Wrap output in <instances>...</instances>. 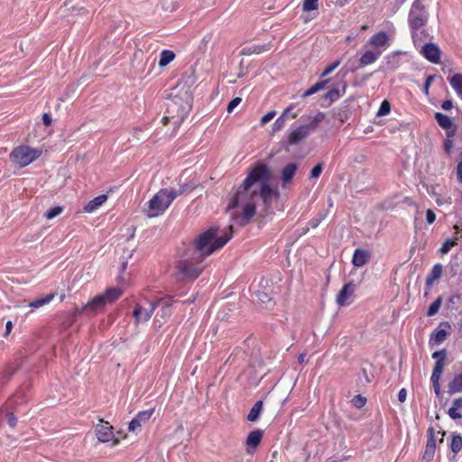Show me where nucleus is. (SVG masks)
<instances>
[{"label": "nucleus", "mask_w": 462, "mask_h": 462, "mask_svg": "<svg viewBox=\"0 0 462 462\" xmlns=\"http://www.w3.org/2000/svg\"><path fill=\"white\" fill-rule=\"evenodd\" d=\"M271 179L269 168L263 163L255 165L244 180L236 193L230 200L228 209L239 208L241 216L232 214V218L239 226L247 225L255 214V205L260 199L269 207L273 197L278 193L274 191L268 181Z\"/></svg>", "instance_id": "1"}, {"label": "nucleus", "mask_w": 462, "mask_h": 462, "mask_svg": "<svg viewBox=\"0 0 462 462\" xmlns=\"http://www.w3.org/2000/svg\"><path fill=\"white\" fill-rule=\"evenodd\" d=\"M228 229L229 232L217 236L218 229L210 227L198 236L195 246L189 248L184 258L178 263L177 269L182 279H196L202 273L204 259L222 248L231 239L232 226Z\"/></svg>", "instance_id": "2"}, {"label": "nucleus", "mask_w": 462, "mask_h": 462, "mask_svg": "<svg viewBox=\"0 0 462 462\" xmlns=\"http://www.w3.org/2000/svg\"><path fill=\"white\" fill-rule=\"evenodd\" d=\"M194 186L189 187L183 185L179 190L173 189H160L148 202V208L146 216L149 217H155L162 215L176 199L177 196L187 192L189 189H193Z\"/></svg>", "instance_id": "3"}, {"label": "nucleus", "mask_w": 462, "mask_h": 462, "mask_svg": "<svg viewBox=\"0 0 462 462\" xmlns=\"http://www.w3.org/2000/svg\"><path fill=\"white\" fill-rule=\"evenodd\" d=\"M122 294L123 291L119 288H108L104 293L97 295L82 306V308L79 310V313L97 314L101 312L107 304L115 302Z\"/></svg>", "instance_id": "4"}, {"label": "nucleus", "mask_w": 462, "mask_h": 462, "mask_svg": "<svg viewBox=\"0 0 462 462\" xmlns=\"http://www.w3.org/2000/svg\"><path fill=\"white\" fill-rule=\"evenodd\" d=\"M308 118L310 120L309 123L299 125L289 133L287 137V143L289 145H295L305 140L324 121L325 113L318 112L314 116H308Z\"/></svg>", "instance_id": "5"}, {"label": "nucleus", "mask_w": 462, "mask_h": 462, "mask_svg": "<svg viewBox=\"0 0 462 462\" xmlns=\"http://www.w3.org/2000/svg\"><path fill=\"white\" fill-rule=\"evenodd\" d=\"M41 154L42 150L40 149L32 148L28 145H20L12 150L9 157L12 162L23 168L33 162Z\"/></svg>", "instance_id": "6"}, {"label": "nucleus", "mask_w": 462, "mask_h": 462, "mask_svg": "<svg viewBox=\"0 0 462 462\" xmlns=\"http://www.w3.org/2000/svg\"><path fill=\"white\" fill-rule=\"evenodd\" d=\"M429 18L423 0H415L409 13V23L412 32L422 29Z\"/></svg>", "instance_id": "7"}, {"label": "nucleus", "mask_w": 462, "mask_h": 462, "mask_svg": "<svg viewBox=\"0 0 462 462\" xmlns=\"http://www.w3.org/2000/svg\"><path fill=\"white\" fill-rule=\"evenodd\" d=\"M162 301V299H159L155 301H147V306L142 305L140 303L135 304L133 311L134 325L138 326L140 324L148 322L152 318L154 310L159 306V303Z\"/></svg>", "instance_id": "8"}, {"label": "nucleus", "mask_w": 462, "mask_h": 462, "mask_svg": "<svg viewBox=\"0 0 462 462\" xmlns=\"http://www.w3.org/2000/svg\"><path fill=\"white\" fill-rule=\"evenodd\" d=\"M434 117L438 125L446 131L447 137H453L455 135L457 126L448 116L437 112L435 113Z\"/></svg>", "instance_id": "9"}, {"label": "nucleus", "mask_w": 462, "mask_h": 462, "mask_svg": "<svg viewBox=\"0 0 462 462\" xmlns=\"http://www.w3.org/2000/svg\"><path fill=\"white\" fill-rule=\"evenodd\" d=\"M420 54L431 63L438 64L440 62L441 51L435 43H426L421 48Z\"/></svg>", "instance_id": "10"}, {"label": "nucleus", "mask_w": 462, "mask_h": 462, "mask_svg": "<svg viewBox=\"0 0 462 462\" xmlns=\"http://www.w3.org/2000/svg\"><path fill=\"white\" fill-rule=\"evenodd\" d=\"M356 288V286L353 282L346 283L337 295V303L339 306L349 304L348 299L354 294Z\"/></svg>", "instance_id": "11"}, {"label": "nucleus", "mask_w": 462, "mask_h": 462, "mask_svg": "<svg viewBox=\"0 0 462 462\" xmlns=\"http://www.w3.org/2000/svg\"><path fill=\"white\" fill-rule=\"evenodd\" d=\"M96 435L99 441L108 442L114 437L112 427L109 426L108 422L101 421L96 427Z\"/></svg>", "instance_id": "12"}, {"label": "nucleus", "mask_w": 462, "mask_h": 462, "mask_svg": "<svg viewBox=\"0 0 462 462\" xmlns=\"http://www.w3.org/2000/svg\"><path fill=\"white\" fill-rule=\"evenodd\" d=\"M371 258V253L368 250L357 248L355 250L352 263L356 267L365 265Z\"/></svg>", "instance_id": "13"}, {"label": "nucleus", "mask_w": 462, "mask_h": 462, "mask_svg": "<svg viewBox=\"0 0 462 462\" xmlns=\"http://www.w3.org/2000/svg\"><path fill=\"white\" fill-rule=\"evenodd\" d=\"M388 42H389V37H388V34L385 32H379L375 34H374L370 39H369V44H371L372 46L379 49V48H383V50L387 47L388 45Z\"/></svg>", "instance_id": "14"}, {"label": "nucleus", "mask_w": 462, "mask_h": 462, "mask_svg": "<svg viewBox=\"0 0 462 462\" xmlns=\"http://www.w3.org/2000/svg\"><path fill=\"white\" fill-rule=\"evenodd\" d=\"M107 198L108 197L106 194H101L94 198L84 207V211L87 213H92L96 211L107 200Z\"/></svg>", "instance_id": "15"}, {"label": "nucleus", "mask_w": 462, "mask_h": 462, "mask_svg": "<svg viewBox=\"0 0 462 462\" xmlns=\"http://www.w3.org/2000/svg\"><path fill=\"white\" fill-rule=\"evenodd\" d=\"M443 266L440 263H436L426 278V284L431 287L442 275Z\"/></svg>", "instance_id": "16"}, {"label": "nucleus", "mask_w": 462, "mask_h": 462, "mask_svg": "<svg viewBox=\"0 0 462 462\" xmlns=\"http://www.w3.org/2000/svg\"><path fill=\"white\" fill-rule=\"evenodd\" d=\"M383 51H366L360 58V66L365 67L373 64L381 56Z\"/></svg>", "instance_id": "17"}, {"label": "nucleus", "mask_w": 462, "mask_h": 462, "mask_svg": "<svg viewBox=\"0 0 462 462\" xmlns=\"http://www.w3.org/2000/svg\"><path fill=\"white\" fill-rule=\"evenodd\" d=\"M297 171L296 163L287 164L282 171V181L283 184H287L291 181Z\"/></svg>", "instance_id": "18"}, {"label": "nucleus", "mask_w": 462, "mask_h": 462, "mask_svg": "<svg viewBox=\"0 0 462 462\" xmlns=\"http://www.w3.org/2000/svg\"><path fill=\"white\" fill-rule=\"evenodd\" d=\"M460 410H462V397L453 401V404L448 409V414L453 420L462 419V414L459 412Z\"/></svg>", "instance_id": "19"}, {"label": "nucleus", "mask_w": 462, "mask_h": 462, "mask_svg": "<svg viewBox=\"0 0 462 462\" xmlns=\"http://www.w3.org/2000/svg\"><path fill=\"white\" fill-rule=\"evenodd\" d=\"M462 392V373L456 375L448 385V393L449 394H455Z\"/></svg>", "instance_id": "20"}, {"label": "nucleus", "mask_w": 462, "mask_h": 462, "mask_svg": "<svg viewBox=\"0 0 462 462\" xmlns=\"http://www.w3.org/2000/svg\"><path fill=\"white\" fill-rule=\"evenodd\" d=\"M263 438V432L260 430H253L249 433L246 439V445L252 448H256Z\"/></svg>", "instance_id": "21"}, {"label": "nucleus", "mask_w": 462, "mask_h": 462, "mask_svg": "<svg viewBox=\"0 0 462 462\" xmlns=\"http://www.w3.org/2000/svg\"><path fill=\"white\" fill-rule=\"evenodd\" d=\"M346 88V82H344L343 86H342V92L337 88H334L330 89L329 91H328L325 95V99L329 101L328 105H330L332 102L337 100L345 93Z\"/></svg>", "instance_id": "22"}, {"label": "nucleus", "mask_w": 462, "mask_h": 462, "mask_svg": "<svg viewBox=\"0 0 462 462\" xmlns=\"http://www.w3.org/2000/svg\"><path fill=\"white\" fill-rule=\"evenodd\" d=\"M293 109V106H289L282 114L275 120L273 125V132L275 133L277 131H280L282 128H283L285 125V120L288 117V111H291Z\"/></svg>", "instance_id": "23"}, {"label": "nucleus", "mask_w": 462, "mask_h": 462, "mask_svg": "<svg viewBox=\"0 0 462 462\" xmlns=\"http://www.w3.org/2000/svg\"><path fill=\"white\" fill-rule=\"evenodd\" d=\"M162 299L163 300V301L159 303V306H162V309L157 315L160 314L162 319H167L171 314L170 308L172 305V300L171 297Z\"/></svg>", "instance_id": "24"}, {"label": "nucleus", "mask_w": 462, "mask_h": 462, "mask_svg": "<svg viewBox=\"0 0 462 462\" xmlns=\"http://www.w3.org/2000/svg\"><path fill=\"white\" fill-rule=\"evenodd\" d=\"M262 410H263V402L257 401L254 403V405L251 408V410L247 415V420L249 421H256L259 419Z\"/></svg>", "instance_id": "25"}, {"label": "nucleus", "mask_w": 462, "mask_h": 462, "mask_svg": "<svg viewBox=\"0 0 462 462\" xmlns=\"http://www.w3.org/2000/svg\"><path fill=\"white\" fill-rule=\"evenodd\" d=\"M54 298L53 293L47 294L42 298L36 299L29 303V306L32 309L41 308L52 300Z\"/></svg>", "instance_id": "26"}, {"label": "nucleus", "mask_w": 462, "mask_h": 462, "mask_svg": "<svg viewBox=\"0 0 462 462\" xmlns=\"http://www.w3.org/2000/svg\"><path fill=\"white\" fill-rule=\"evenodd\" d=\"M449 83L456 93L462 97V74H456L449 79Z\"/></svg>", "instance_id": "27"}, {"label": "nucleus", "mask_w": 462, "mask_h": 462, "mask_svg": "<svg viewBox=\"0 0 462 462\" xmlns=\"http://www.w3.org/2000/svg\"><path fill=\"white\" fill-rule=\"evenodd\" d=\"M174 58L175 54L173 53V51L169 50L162 51L159 60V66L162 68L167 66L170 62H171L174 60Z\"/></svg>", "instance_id": "28"}, {"label": "nucleus", "mask_w": 462, "mask_h": 462, "mask_svg": "<svg viewBox=\"0 0 462 462\" xmlns=\"http://www.w3.org/2000/svg\"><path fill=\"white\" fill-rule=\"evenodd\" d=\"M253 300L260 305H268L272 302L271 297L267 293L260 291L254 293Z\"/></svg>", "instance_id": "29"}, {"label": "nucleus", "mask_w": 462, "mask_h": 462, "mask_svg": "<svg viewBox=\"0 0 462 462\" xmlns=\"http://www.w3.org/2000/svg\"><path fill=\"white\" fill-rule=\"evenodd\" d=\"M450 449L455 454L462 449V437L459 434H452Z\"/></svg>", "instance_id": "30"}, {"label": "nucleus", "mask_w": 462, "mask_h": 462, "mask_svg": "<svg viewBox=\"0 0 462 462\" xmlns=\"http://www.w3.org/2000/svg\"><path fill=\"white\" fill-rule=\"evenodd\" d=\"M448 337V332L445 329H437L434 333H432L430 341H433L434 344H440L446 340Z\"/></svg>", "instance_id": "31"}, {"label": "nucleus", "mask_w": 462, "mask_h": 462, "mask_svg": "<svg viewBox=\"0 0 462 462\" xmlns=\"http://www.w3.org/2000/svg\"><path fill=\"white\" fill-rule=\"evenodd\" d=\"M457 237H455L454 239H447L439 248V253L442 255L447 254L452 249V247L457 245Z\"/></svg>", "instance_id": "32"}, {"label": "nucleus", "mask_w": 462, "mask_h": 462, "mask_svg": "<svg viewBox=\"0 0 462 462\" xmlns=\"http://www.w3.org/2000/svg\"><path fill=\"white\" fill-rule=\"evenodd\" d=\"M442 304V298L441 297H438L429 307V310L427 311V316L428 317H432L434 315H436L439 310V308Z\"/></svg>", "instance_id": "33"}, {"label": "nucleus", "mask_w": 462, "mask_h": 462, "mask_svg": "<svg viewBox=\"0 0 462 462\" xmlns=\"http://www.w3.org/2000/svg\"><path fill=\"white\" fill-rule=\"evenodd\" d=\"M444 367V362L436 361L430 380H439Z\"/></svg>", "instance_id": "34"}, {"label": "nucleus", "mask_w": 462, "mask_h": 462, "mask_svg": "<svg viewBox=\"0 0 462 462\" xmlns=\"http://www.w3.org/2000/svg\"><path fill=\"white\" fill-rule=\"evenodd\" d=\"M390 111H391V105H390L389 101L383 100L380 105V107L376 113V116L378 117L384 116L388 115L390 113Z\"/></svg>", "instance_id": "35"}, {"label": "nucleus", "mask_w": 462, "mask_h": 462, "mask_svg": "<svg viewBox=\"0 0 462 462\" xmlns=\"http://www.w3.org/2000/svg\"><path fill=\"white\" fill-rule=\"evenodd\" d=\"M63 211V208L60 206H56L53 208H51L47 212L44 214V217L46 219H52L56 217H58L61 212Z\"/></svg>", "instance_id": "36"}, {"label": "nucleus", "mask_w": 462, "mask_h": 462, "mask_svg": "<svg viewBox=\"0 0 462 462\" xmlns=\"http://www.w3.org/2000/svg\"><path fill=\"white\" fill-rule=\"evenodd\" d=\"M319 0H303L302 10L305 12H310L318 9Z\"/></svg>", "instance_id": "37"}, {"label": "nucleus", "mask_w": 462, "mask_h": 462, "mask_svg": "<svg viewBox=\"0 0 462 462\" xmlns=\"http://www.w3.org/2000/svg\"><path fill=\"white\" fill-rule=\"evenodd\" d=\"M154 411V409H149L146 411H139L135 416L141 422L147 421L151 419Z\"/></svg>", "instance_id": "38"}, {"label": "nucleus", "mask_w": 462, "mask_h": 462, "mask_svg": "<svg viewBox=\"0 0 462 462\" xmlns=\"http://www.w3.org/2000/svg\"><path fill=\"white\" fill-rule=\"evenodd\" d=\"M341 63L340 60H337L327 66L324 71L321 73L320 78H325L330 73H332Z\"/></svg>", "instance_id": "39"}, {"label": "nucleus", "mask_w": 462, "mask_h": 462, "mask_svg": "<svg viewBox=\"0 0 462 462\" xmlns=\"http://www.w3.org/2000/svg\"><path fill=\"white\" fill-rule=\"evenodd\" d=\"M426 446L436 448L435 431L433 428H429L427 430V443Z\"/></svg>", "instance_id": "40"}, {"label": "nucleus", "mask_w": 462, "mask_h": 462, "mask_svg": "<svg viewBox=\"0 0 462 462\" xmlns=\"http://www.w3.org/2000/svg\"><path fill=\"white\" fill-rule=\"evenodd\" d=\"M435 451H436V448H432L430 446V447L426 446L423 456H422V459L427 462L431 461L434 457Z\"/></svg>", "instance_id": "41"}, {"label": "nucleus", "mask_w": 462, "mask_h": 462, "mask_svg": "<svg viewBox=\"0 0 462 462\" xmlns=\"http://www.w3.org/2000/svg\"><path fill=\"white\" fill-rule=\"evenodd\" d=\"M352 403L355 407L360 409L362 408L363 406L365 405L366 403V398L361 396V395H356L355 396L353 399H352Z\"/></svg>", "instance_id": "42"}, {"label": "nucleus", "mask_w": 462, "mask_h": 462, "mask_svg": "<svg viewBox=\"0 0 462 462\" xmlns=\"http://www.w3.org/2000/svg\"><path fill=\"white\" fill-rule=\"evenodd\" d=\"M323 170V164L318 163L310 171V178L317 179L320 176Z\"/></svg>", "instance_id": "43"}, {"label": "nucleus", "mask_w": 462, "mask_h": 462, "mask_svg": "<svg viewBox=\"0 0 462 462\" xmlns=\"http://www.w3.org/2000/svg\"><path fill=\"white\" fill-rule=\"evenodd\" d=\"M242 102L241 97L233 98L227 105L226 111L232 113L234 109Z\"/></svg>", "instance_id": "44"}, {"label": "nucleus", "mask_w": 462, "mask_h": 462, "mask_svg": "<svg viewBox=\"0 0 462 462\" xmlns=\"http://www.w3.org/2000/svg\"><path fill=\"white\" fill-rule=\"evenodd\" d=\"M14 372H15V369H14V368H13V367H9V368H7V369L4 372V374H3V375H2V378H1L2 383H4L8 382V381L11 379V377L13 376V374H14Z\"/></svg>", "instance_id": "45"}, {"label": "nucleus", "mask_w": 462, "mask_h": 462, "mask_svg": "<svg viewBox=\"0 0 462 462\" xmlns=\"http://www.w3.org/2000/svg\"><path fill=\"white\" fill-rule=\"evenodd\" d=\"M275 115H276V112L274 110L269 111L267 114H265L261 118V125H263L267 124L268 122H270L271 120H273V117L275 116Z\"/></svg>", "instance_id": "46"}, {"label": "nucleus", "mask_w": 462, "mask_h": 462, "mask_svg": "<svg viewBox=\"0 0 462 462\" xmlns=\"http://www.w3.org/2000/svg\"><path fill=\"white\" fill-rule=\"evenodd\" d=\"M141 421L134 417L129 423L128 430L129 431H135L141 427Z\"/></svg>", "instance_id": "47"}, {"label": "nucleus", "mask_w": 462, "mask_h": 462, "mask_svg": "<svg viewBox=\"0 0 462 462\" xmlns=\"http://www.w3.org/2000/svg\"><path fill=\"white\" fill-rule=\"evenodd\" d=\"M446 356H447V353H446L445 349L440 350V351H436L432 354V357L434 359H436V361L444 362Z\"/></svg>", "instance_id": "48"}, {"label": "nucleus", "mask_w": 462, "mask_h": 462, "mask_svg": "<svg viewBox=\"0 0 462 462\" xmlns=\"http://www.w3.org/2000/svg\"><path fill=\"white\" fill-rule=\"evenodd\" d=\"M452 137H447L444 141V150L445 152L449 154L451 152V150L453 149V141L451 139Z\"/></svg>", "instance_id": "49"}, {"label": "nucleus", "mask_w": 462, "mask_h": 462, "mask_svg": "<svg viewBox=\"0 0 462 462\" xmlns=\"http://www.w3.org/2000/svg\"><path fill=\"white\" fill-rule=\"evenodd\" d=\"M439 186H432V185H427L426 189L429 194H430L432 197H437L439 195V193L437 191V189H439Z\"/></svg>", "instance_id": "50"}, {"label": "nucleus", "mask_w": 462, "mask_h": 462, "mask_svg": "<svg viewBox=\"0 0 462 462\" xmlns=\"http://www.w3.org/2000/svg\"><path fill=\"white\" fill-rule=\"evenodd\" d=\"M436 203L439 206H442L444 204H451V199L450 198H442L440 197V194L436 197Z\"/></svg>", "instance_id": "51"}, {"label": "nucleus", "mask_w": 462, "mask_h": 462, "mask_svg": "<svg viewBox=\"0 0 462 462\" xmlns=\"http://www.w3.org/2000/svg\"><path fill=\"white\" fill-rule=\"evenodd\" d=\"M436 219V215L433 210L428 209L426 212V220L429 224H432Z\"/></svg>", "instance_id": "52"}, {"label": "nucleus", "mask_w": 462, "mask_h": 462, "mask_svg": "<svg viewBox=\"0 0 462 462\" xmlns=\"http://www.w3.org/2000/svg\"><path fill=\"white\" fill-rule=\"evenodd\" d=\"M433 80H434V76L427 77L425 83H424V88H423L424 92L426 94H429V88H430V85L432 84Z\"/></svg>", "instance_id": "53"}, {"label": "nucleus", "mask_w": 462, "mask_h": 462, "mask_svg": "<svg viewBox=\"0 0 462 462\" xmlns=\"http://www.w3.org/2000/svg\"><path fill=\"white\" fill-rule=\"evenodd\" d=\"M328 82H329V79H324V80H320V81L317 82L316 84H314V86L316 87V89L318 91H319V90H322L323 88H325Z\"/></svg>", "instance_id": "54"}, {"label": "nucleus", "mask_w": 462, "mask_h": 462, "mask_svg": "<svg viewBox=\"0 0 462 462\" xmlns=\"http://www.w3.org/2000/svg\"><path fill=\"white\" fill-rule=\"evenodd\" d=\"M406 398H407V391H406V389L402 388L398 393V400L401 402H404L406 401Z\"/></svg>", "instance_id": "55"}, {"label": "nucleus", "mask_w": 462, "mask_h": 462, "mask_svg": "<svg viewBox=\"0 0 462 462\" xmlns=\"http://www.w3.org/2000/svg\"><path fill=\"white\" fill-rule=\"evenodd\" d=\"M7 419H8V423H9V425H10L12 428L15 427L16 422H17V419H16V417L14 415V413H8V414H7Z\"/></svg>", "instance_id": "56"}, {"label": "nucleus", "mask_w": 462, "mask_h": 462, "mask_svg": "<svg viewBox=\"0 0 462 462\" xmlns=\"http://www.w3.org/2000/svg\"><path fill=\"white\" fill-rule=\"evenodd\" d=\"M431 382H432V384H433L434 393H436L437 396H439L440 395L439 380H431Z\"/></svg>", "instance_id": "57"}, {"label": "nucleus", "mask_w": 462, "mask_h": 462, "mask_svg": "<svg viewBox=\"0 0 462 462\" xmlns=\"http://www.w3.org/2000/svg\"><path fill=\"white\" fill-rule=\"evenodd\" d=\"M452 107H453V103L449 99L443 101L441 104V108L443 110H450Z\"/></svg>", "instance_id": "58"}, {"label": "nucleus", "mask_w": 462, "mask_h": 462, "mask_svg": "<svg viewBox=\"0 0 462 462\" xmlns=\"http://www.w3.org/2000/svg\"><path fill=\"white\" fill-rule=\"evenodd\" d=\"M42 122L44 125L50 126L51 125L52 119L49 114L44 113L42 116Z\"/></svg>", "instance_id": "59"}, {"label": "nucleus", "mask_w": 462, "mask_h": 462, "mask_svg": "<svg viewBox=\"0 0 462 462\" xmlns=\"http://www.w3.org/2000/svg\"><path fill=\"white\" fill-rule=\"evenodd\" d=\"M318 90L316 89V87L313 85L312 87H310L309 89H307L303 94H302V97H310L315 93H317Z\"/></svg>", "instance_id": "60"}, {"label": "nucleus", "mask_w": 462, "mask_h": 462, "mask_svg": "<svg viewBox=\"0 0 462 462\" xmlns=\"http://www.w3.org/2000/svg\"><path fill=\"white\" fill-rule=\"evenodd\" d=\"M12 328H13V323H12V321L9 320L5 324V332L4 334V337H7L10 334Z\"/></svg>", "instance_id": "61"}, {"label": "nucleus", "mask_w": 462, "mask_h": 462, "mask_svg": "<svg viewBox=\"0 0 462 462\" xmlns=\"http://www.w3.org/2000/svg\"><path fill=\"white\" fill-rule=\"evenodd\" d=\"M457 178H458L459 181L462 182V161L460 162H458L457 167Z\"/></svg>", "instance_id": "62"}, {"label": "nucleus", "mask_w": 462, "mask_h": 462, "mask_svg": "<svg viewBox=\"0 0 462 462\" xmlns=\"http://www.w3.org/2000/svg\"><path fill=\"white\" fill-rule=\"evenodd\" d=\"M22 393L21 392H17L14 396H13V399H12V402H18V399L20 397H22Z\"/></svg>", "instance_id": "63"}, {"label": "nucleus", "mask_w": 462, "mask_h": 462, "mask_svg": "<svg viewBox=\"0 0 462 462\" xmlns=\"http://www.w3.org/2000/svg\"><path fill=\"white\" fill-rule=\"evenodd\" d=\"M319 222H320V219H313V220H311V222H310L311 223V226L313 228L317 227L318 225L319 224Z\"/></svg>", "instance_id": "64"}]
</instances>
